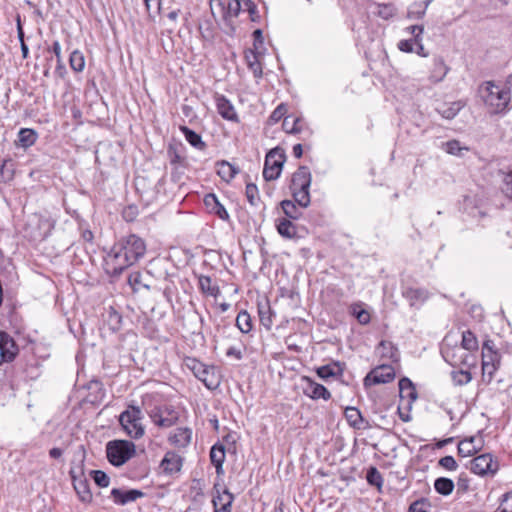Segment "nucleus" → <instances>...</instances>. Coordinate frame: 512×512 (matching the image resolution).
<instances>
[{"label":"nucleus","mask_w":512,"mask_h":512,"mask_svg":"<svg viewBox=\"0 0 512 512\" xmlns=\"http://www.w3.org/2000/svg\"><path fill=\"white\" fill-rule=\"evenodd\" d=\"M145 253V244L136 235H129L116 243L105 258L106 270L113 276L133 265Z\"/></svg>","instance_id":"obj_1"},{"label":"nucleus","mask_w":512,"mask_h":512,"mask_svg":"<svg viewBox=\"0 0 512 512\" xmlns=\"http://www.w3.org/2000/svg\"><path fill=\"white\" fill-rule=\"evenodd\" d=\"M479 93L491 113L497 114L507 110L511 100V92L508 89L496 85L493 81H486L480 86Z\"/></svg>","instance_id":"obj_2"},{"label":"nucleus","mask_w":512,"mask_h":512,"mask_svg":"<svg viewBox=\"0 0 512 512\" xmlns=\"http://www.w3.org/2000/svg\"><path fill=\"white\" fill-rule=\"evenodd\" d=\"M310 185L311 173L309 168L300 166L292 175L290 190L295 202L302 208L310 205Z\"/></svg>","instance_id":"obj_3"},{"label":"nucleus","mask_w":512,"mask_h":512,"mask_svg":"<svg viewBox=\"0 0 512 512\" xmlns=\"http://www.w3.org/2000/svg\"><path fill=\"white\" fill-rule=\"evenodd\" d=\"M136 453V446L128 440H112L106 444L108 461L116 467L122 466Z\"/></svg>","instance_id":"obj_4"},{"label":"nucleus","mask_w":512,"mask_h":512,"mask_svg":"<svg viewBox=\"0 0 512 512\" xmlns=\"http://www.w3.org/2000/svg\"><path fill=\"white\" fill-rule=\"evenodd\" d=\"M186 366L194 376L209 390H215L220 385V376L215 366L206 365L195 358H187Z\"/></svg>","instance_id":"obj_5"},{"label":"nucleus","mask_w":512,"mask_h":512,"mask_svg":"<svg viewBox=\"0 0 512 512\" xmlns=\"http://www.w3.org/2000/svg\"><path fill=\"white\" fill-rule=\"evenodd\" d=\"M142 411L139 407L129 406L119 416V422L128 436L138 439L144 435Z\"/></svg>","instance_id":"obj_6"},{"label":"nucleus","mask_w":512,"mask_h":512,"mask_svg":"<svg viewBox=\"0 0 512 512\" xmlns=\"http://www.w3.org/2000/svg\"><path fill=\"white\" fill-rule=\"evenodd\" d=\"M285 159V153L281 148H274L267 153L263 169L266 181L276 180L280 176Z\"/></svg>","instance_id":"obj_7"},{"label":"nucleus","mask_w":512,"mask_h":512,"mask_svg":"<svg viewBox=\"0 0 512 512\" xmlns=\"http://www.w3.org/2000/svg\"><path fill=\"white\" fill-rule=\"evenodd\" d=\"M184 457L180 452L167 451L162 458V473L172 478L179 477Z\"/></svg>","instance_id":"obj_8"},{"label":"nucleus","mask_w":512,"mask_h":512,"mask_svg":"<svg viewBox=\"0 0 512 512\" xmlns=\"http://www.w3.org/2000/svg\"><path fill=\"white\" fill-rule=\"evenodd\" d=\"M395 378L394 368L390 365H380L367 374L364 378V385L385 384Z\"/></svg>","instance_id":"obj_9"},{"label":"nucleus","mask_w":512,"mask_h":512,"mask_svg":"<svg viewBox=\"0 0 512 512\" xmlns=\"http://www.w3.org/2000/svg\"><path fill=\"white\" fill-rule=\"evenodd\" d=\"M191 439L192 430L188 427H178L172 430L167 436L168 443L171 446L177 448V452L180 453H182V450H184L190 444Z\"/></svg>","instance_id":"obj_10"},{"label":"nucleus","mask_w":512,"mask_h":512,"mask_svg":"<svg viewBox=\"0 0 512 512\" xmlns=\"http://www.w3.org/2000/svg\"><path fill=\"white\" fill-rule=\"evenodd\" d=\"M471 471L477 475H486L488 473H495L497 470V464L494 463L491 454H482L475 457L471 461Z\"/></svg>","instance_id":"obj_11"},{"label":"nucleus","mask_w":512,"mask_h":512,"mask_svg":"<svg viewBox=\"0 0 512 512\" xmlns=\"http://www.w3.org/2000/svg\"><path fill=\"white\" fill-rule=\"evenodd\" d=\"M17 352L14 340L7 333L0 331V364L12 361Z\"/></svg>","instance_id":"obj_12"},{"label":"nucleus","mask_w":512,"mask_h":512,"mask_svg":"<svg viewBox=\"0 0 512 512\" xmlns=\"http://www.w3.org/2000/svg\"><path fill=\"white\" fill-rule=\"evenodd\" d=\"M215 103L217 112L225 120L238 122V115L232 103L223 95L217 94L215 96Z\"/></svg>","instance_id":"obj_13"},{"label":"nucleus","mask_w":512,"mask_h":512,"mask_svg":"<svg viewBox=\"0 0 512 512\" xmlns=\"http://www.w3.org/2000/svg\"><path fill=\"white\" fill-rule=\"evenodd\" d=\"M483 439L481 435L472 436L469 439H464L458 444V453L462 457H468L477 453L482 449Z\"/></svg>","instance_id":"obj_14"},{"label":"nucleus","mask_w":512,"mask_h":512,"mask_svg":"<svg viewBox=\"0 0 512 512\" xmlns=\"http://www.w3.org/2000/svg\"><path fill=\"white\" fill-rule=\"evenodd\" d=\"M141 496H143V493L136 489L123 490L114 488L111 491V498L117 505H126L130 502L136 501Z\"/></svg>","instance_id":"obj_15"},{"label":"nucleus","mask_w":512,"mask_h":512,"mask_svg":"<svg viewBox=\"0 0 512 512\" xmlns=\"http://www.w3.org/2000/svg\"><path fill=\"white\" fill-rule=\"evenodd\" d=\"M500 357L498 353L483 352L482 355V373L483 376H488L490 381L499 366Z\"/></svg>","instance_id":"obj_16"},{"label":"nucleus","mask_w":512,"mask_h":512,"mask_svg":"<svg viewBox=\"0 0 512 512\" xmlns=\"http://www.w3.org/2000/svg\"><path fill=\"white\" fill-rule=\"evenodd\" d=\"M185 146L182 142L173 139L168 146L167 156L172 165L182 164L185 161Z\"/></svg>","instance_id":"obj_17"},{"label":"nucleus","mask_w":512,"mask_h":512,"mask_svg":"<svg viewBox=\"0 0 512 512\" xmlns=\"http://www.w3.org/2000/svg\"><path fill=\"white\" fill-rule=\"evenodd\" d=\"M412 38L401 40L398 43V48L403 52H414L418 38L423 34V26L413 25L407 28Z\"/></svg>","instance_id":"obj_18"},{"label":"nucleus","mask_w":512,"mask_h":512,"mask_svg":"<svg viewBox=\"0 0 512 512\" xmlns=\"http://www.w3.org/2000/svg\"><path fill=\"white\" fill-rule=\"evenodd\" d=\"M307 386L305 388V394L312 399H324L329 400L331 393L322 384L316 383L309 378H306Z\"/></svg>","instance_id":"obj_19"},{"label":"nucleus","mask_w":512,"mask_h":512,"mask_svg":"<svg viewBox=\"0 0 512 512\" xmlns=\"http://www.w3.org/2000/svg\"><path fill=\"white\" fill-rule=\"evenodd\" d=\"M204 203L210 212L215 213L220 219L228 220L229 214L224 206L218 201L215 194H207L204 198Z\"/></svg>","instance_id":"obj_20"},{"label":"nucleus","mask_w":512,"mask_h":512,"mask_svg":"<svg viewBox=\"0 0 512 512\" xmlns=\"http://www.w3.org/2000/svg\"><path fill=\"white\" fill-rule=\"evenodd\" d=\"M211 463L216 468L217 474L223 473V463L225 461V448L222 444H215L210 450Z\"/></svg>","instance_id":"obj_21"},{"label":"nucleus","mask_w":512,"mask_h":512,"mask_svg":"<svg viewBox=\"0 0 512 512\" xmlns=\"http://www.w3.org/2000/svg\"><path fill=\"white\" fill-rule=\"evenodd\" d=\"M258 314L260 323L267 329L270 330L273 325L274 313L269 305V302L258 304Z\"/></svg>","instance_id":"obj_22"},{"label":"nucleus","mask_w":512,"mask_h":512,"mask_svg":"<svg viewBox=\"0 0 512 512\" xmlns=\"http://www.w3.org/2000/svg\"><path fill=\"white\" fill-rule=\"evenodd\" d=\"M316 372L320 378L328 379L329 377L341 375L343 372V368L339 362H333V363L318 367Z\"/></svg>","instance_id":"obj_23"},{"label":"nucleus","mask_w":512,"mask_h":512,"mask_svg":"<svg viewBox=\"0 0 512 512\" xmlns=\"http://www.w3.org/2000/svg\"><path fill=\"white\" fill-rule=\"evenodd\" d=\"M399 394L401 398H406L410 401H414L417 398L416 389L410 379L406 377L400 379Z\"/></svg>","instance_id":"obj_24"},{"label":"nucleus","mask_w":512,"mask_h":512,"mask_svg":"<svg viewBox=\"0 0 512 512\" xmlns=\"http://www.w3.org/2000/svg\"><path fill=\"white\" fill-rule=\"evenodd\" d=\"M180 130L182 131L186 141L194 148L203 150L206 147V144L202 141L201 136L195 131L189 129L186 126H181Z\"/></svg>","instance_id":"obj_25"},{"label":"nucleus","mask_w":512,"mask_h":512,"mask_svg":"<svg viewBox=\"0 0 512 512\" xmlns=\"http://www.w3.org/2000/svg\"><path fill=\"white\" fill-rule=\"evenodd\" d=\"M37 140V133L30 128H22L18 133V144L21 147L28 148Z\"/></svg>","instance_id":"obj_26"},{"label":"nucleus","mask_w":512,"mask_h":512,"mask_svg":"<svg viewBox=\"0 0 512 512\" xmlns=\"http://www.w3.org/2000/svg\"><path fill=\"white\" fill-rule=\"evenodd\" d=\"M277 231L282 237H285L287 239L294 238L297 233L295 225L286 218L280 219L278 221Z\"/></svg>","instance_id":"obj_27"},{"label":"nucleus","mask_w":512,"mask_h":512,"mask_svg":"<svg viewBox=\"0 0 512 512\" xmlns=\"http://www.w3.org/2000/svg\"><path fill=\"white\" fill-rule=\"evenodd\" d=\"M215 495L212 498L213 509L220 508L224 501H227L228 497L231 496L233 500L235 499L234 495L227 489H221L219 484L214 485Z\"/></svg>","instance_id":"obj_28"},{"label":"nucleus","mask_w":512,"mask_h":512,"mask_svg":"<svg viewBox=\"0 0 512 512\" xmlns=\"http://www.w3.org/2000/svg\"><path fill=\"white\" fill-rule=\"evenodd\" d=\"M448 70L449 69L444 63L443 59L435 58L430 77L434 82H440L444 79Z\"/></svg>","instance_id":"obj_29"},{"label":"nucleus","mask_w":512,"mask_h":512,"mask_svg":"<svg viewBox=\"0 0 512 512\" xmlns=\"http://www.w3.org/2000/svg\"><path fill=\"white\" fill-rule=\"evenodd\" d=\"M201 291L209 296L217 297L220 293L218 286L212 284V280L208 276L201 275L198 278Z\"/></svg>","instance_id":"obj_30"},{"label":"nucleus","mask_w":512,"mask_h":512,"mask_svg":"<svg viewBox=\"0 0 512 512\" xmlns=\"http://www.w3.org/2000/svg\"><path fill=\"white\" fill-rule=\"evenodd\" d=\"M463 107V102L456 101L448 105H444L442 108L438 109V112L445 119H453Z\"/></svg>","instance_id":"obj_31"},{"label":"nucleus","mask_w":512,"mask_h":512,"mask_svg":"<svg viewBox=\"0 0 512 512\" xmlns=\"http://www.w3.org/2000/svg\"><path fill=\"white\" fill-rule=\"evenodd\" d=\"M461 346L468 351H476L479 348L478 339L473 332L466 330L462 332Z\"/></svg>","instance_id":"obj_32"},{"label":"nucleus","mask_w":512,"mask_h":512,"mask_svg":"<svg viewBox=\"0 0 512 512\" xmlns=\"http://www.w3.org/2000/svg\"><path fill=\"white\" fill-rule=\"evenodd\" d=\"M236 326L242 333H249L252 330V319L247 311H241L236 318Z\"/></svg>","instance_id":"obj_33"},{"label":"nucleus","mask_w":512,"mask_h":512,"mask_svg":"<svg viewBox=\"0 0 512 512\" xmlns=\"http://www.w3.org/2000/svg\"><path fill=\"white\" fill-rule=\"evenodd\" d=\"M434 488L439 494L447 496L452 493L454 482L449 478L440 477L435 480Z\"/></svg>","instance_id":"obj_34"},{"label":"nucleus","mask_w":512,"mask_h":512,"mask_svg":"<svg viewBox=\"0 0 512 512\" xmlns=\"http://www.w3.org/2000/svg\"><path fill=\"white\" fill-rule=\"evenodd\" d=\"M345 417L351 426L358 429L361 428L363 418L360 411L356 407H347L345 409Z\"/></svg>","instance_id":"obj_35"},{"label":"nucleus","mask_w":512,"mask_h":512,"mask_svg":"<svg viewBox=\"0 0 512 512\" xmlns=\"http://www.w3.org/2000/svg\"><path fill=\"white\" fill-rule=\"evenodd\" d=\"M247 65L249 69L253 72L254 76L259 78L262 76V67L260 64V61L258 59V56L253 51H250L245 56Z\"/></svg>","instance_id":"obj_36"},{"label":"nucleus","mask_w":512,"mask_h":512,"mask_svg":"<svg viewBox=\"0 0 512 512\" xmlns=\"http://www.w3.org/2000/svg\"><path fill=\"white\" fill-rule=\"evenodd\" d=\"M281 207L283 209L284 214L290 219L296 220L300 218L302 215L301 210L291 200H283L281 202Z\"/></svg>","instance_id":"obj_37"},{"label":"nucleus","mask_w":512,"mask_h":512,"mask_svg":"<svg viewBox=\"0 0 512 512\" xmlns=\"http://www.w3.org/2000/svg\"><path fill=\"white\" fill-rule=\"evenodd\" d=\"M236 169L234 166H232L230 163L226 161H222L218 164V175L225 180L226 182H229L232 180L236 174Z\"/></svg>","instance_id":"obj_38"},{"label":"nucleus","mask_w":512,"mask_h":512,"mask_svg":"<svg viewBox=\"0 0 512 512\" xmlns=\"http://www.w3.org/2000/svg\"><path fill=\"white\" fill-rule=\"evenodd\" d=\"M71 69L75 72H81L84 70L85 67V58L82 52L79 50H74L70 54L69 58Z\"/></svg>","instance_id":"obj_39"},{"label":"nucleus","mask_w":512,"mask_h":512,"mask_svg":"<svg viewBox=\"0 0 512 512\" xmlns=\"http://www.w3.org/2000/svg\"><path fill=\"white\" fill-rule=\"evenodd\" d=\"M209 7L214 19L226 20V6L221 0H209Z\"/></svg>","instance_id":"obj_40"},{"label":"nucleus","mask_w":512,"mask_h":512,"mask_svg":"<svg viewBox=\"0 0 512 512\" xmlns=\"http://www.w3.org/2000/svg\"><path fill=\"white\" fill-rule=\"evenodd\" d=\"M380 353L382 356H386L393 361L398 360V351L397 349L392 345L391 342L388 341H381L378 347Z\"/></svg>","instance_id":"obj_41"},{"label":"nucleus","mask_w":512,"mask_h":512,"mask_svg":"<svg viewBox=\"0 0 512 512\" xmlns=\"http://www.w3.org/2000/svg\"><path fill=\"white\" fill-rule=\"evenodd\" d=\"M243 9V1L240 0H229L226 5V20L228 21L230 18L237 17Z\"/></svg>","instance_id":"obj_42"},{"label":"nucleus","mask_w":512,"mask_h":512,"mask_svg":"<svg viewBox=\"0 0 512 512\" xmlns=\"http://www.w3.org/2000/svg\"><path fill=\"white\" fill-rule=\"evenodd\" d=\"M366 480L370 485L381 488L383 477L376 467H370L367 471Z\"/></svg>","instance_id":"obj_43"},{"label":"nucleus","mask_w":512,"mask_h":512,"mask_svg":"<svg viewBox=\"0 0 512 512\" xmlns=\"http://www.w3.org/2000/svg\"><path fill=\"white\" fill-rule=\"evenodd\" d=\"M245 194H246L248 202L251 205H253V206L258 205V203L260 201V197H259L258 187L255 184L248 183L246 185Z\"/></svg>","instance_id":"obj_44"},{"label":"nucleus","mask_w":512,"mask_h":512,"mask_svg":"<svg viewBox=\"0 0 512 512\" xmlns=\"http://www.w3.org/2000/svg\"><path fill=\"white\" fill-rule=\"evenodd\" d=\"M426 13V6L423 3H414L408 10V18L421 19Z\"/></svg>","instance_id":"obj_45"},{"label":"nucleus","mask_w":512,"mask_h":512,"mask_svg":"<svg viewBox=\"0 0 512 512\" xmlns=\"http://www.w3.org/2000/svg\"><path fill=\"white\" fill-rule=\"evenodd\" d=\"M243 10L249 13L251 21L257 22L260 20L257 6L252 0H243Z\"/></svg>","instance_id":"obj_46"},{"label":"nucleus","mask_w":512,"mask_h":512,"mask_svg":"<svg viewBox=\"0 0 512 512\" xmlns=\"http://www.w3.org/2000/svg\"><path fill=\"white\" fill-rule=\"evenodd\" d=\"M352 314L356 317L360 324H368L370 322V314L359 305L352 307Z\"/></svg>","instance_id":"obj_47"},{"label":"nucleus","mask_w":512,"mask_h":512,"mask_svg":"<svg viewBox=\"0 0 512 512\" xmlns=\"http://www.w3.org/2000/svg\"><path fill=\"white\" fill-rule=\"evenodd\" d=\"M453 381L456 385H465L468 384L471 379V373L469 371H456L452 373Z\"/></svg>","instance_id":"obj_48"},{"label":"nucleus","mask_w":512,"mask_h":512,"mask_svg":"<svg viewBox=\"0 0 512 512\" xmlns=\"http://www.w3.org/2000/svg\"><path fill=\"white\" fill-rule=\"evenodd\" d=\"M463 150H468L467 147H462L458 140H450L445 143V151L451 155H461Z\"/></svg>","instance_id":"obj_49"},{"label":"nucleus","mask_w":512,"mask_h":512,"mask_svg":"<svg viewBox=\"0 0 512 512\" xmlns=\"http://www.w3.org/2000/svg\"><path fill=\"white\" fill-rule=\"evenodd\" d=\"M405 297L411 301H423L427 298V292L422 289H407L404 293Z\"/></svg>","instance_id":"obj_50"},{"label":"nucleus","mask_w":512,"mask_h":512,"mask_svg":"<svg viewBox=\"0 0 512 512\" xmlns=\"http://www.w3.org/2000/svg\"><path fill=\"white\" fill-rule=\"evenodd\" d=\"M496 512H512V492L505 493Z\"/></svg>","instance_id":"obj_51"},{"label":"nucleus","mask_w":512,"mask_h":512,"mask_svg":"<svg viewBox=\"0 0 512 512\" xmlns=\"http://www.w3.org/2000/svg\"><path fill=\"white\" fill-rule=\"evenodd\" d=\"M93 479L95 483L100 487H107L109 485L110 479L107 474L101 470L92 471Z\"/></svg>","instance_id":"obj_52"},{"label":"nucleus","mask_w":512,"mask_h":512,"mask_svg":"<svg viewBox=\"0 0 512 512\" xmlns=\"http://www.w3.org/2000/svg\"><path fill=\"white\" fill-rule=\"evenodd\" d=\"M74 487L82 501H84V502L90 501L91 493H90L88 486L85 482H79V484L78 485L75 484Z\"/></svg>","instance_id":"obj_53"},{"label":"nucleus","mask_w":512,"mask_h":512,"mask_svg":"<svg viewBox=\"0 0 512 512\" xmlns=\"http://www.w3.org/2000/svg\"><path fill=\"white\" fill-rule=\"evenodd\" d=\"M503 193L510 199H512V170L505 174L503 178Z\"/></svg>","instance_id":"obj_54"},{"label":"nucleus","mask_w":512,"mask_h":512,"mask_svg":"<svg viewBox=\"0 0 512 512\" xmlns=\"http://www.w3.org/2000/svg\"><path fill=\"white\" fill-rule=\"evenodd\" d=\"M439 465L447 470L454 471L457 469V463L452 456H445L439 460Z\"/></svg>","instance_id":"obj_55"},{"label":"nucleus","mask_w":512,"mask_h":512,"mask_svg":"<svg viewBox=\"0 0 512 512\" xmlns=\"http://www.w3.org/2000/svg\"><path fill=\"white\" fill-rule=\"evenodd\" d=\"M138 215L136 206L129 205L123 209L122 216L126 221H133Z\"/></svg>","instance_id":"obj_56"},{"label":"nucleus","mask_w":512,"mask_h":512,"mask_svg":"<svg viewBox=\"0 0 512 512\" xmlns=\"http://www.w3.org/2000/svg\"><path fill=\"white\" fill-rule=\"evenodd\" d=\"M409 512H428L426 504L423 500L413 502L409 507Z\"/></svg>","instance_id":"obj_57"},{"label":"nucleus","mask_w":512,"mask_h":512,"mask_svg":"<svg viewBox=\"0 0 512 512\" xmlns=\"http://www.w3.org/2000/svg\"><path fill=\"white\" fill-rule=\"evenodd\" d=\"M286 112V108L283 105H279L271 114L270 121L277 122L279 121Z\"/></svg>","instance_id":"obj_58"},{"label":"nucleus","mask_w":512,"mask_h":512,"mask_svg":"<svg viewBox=\"0 0 512 512\" xmlns=\"http://www.w3.org/2000/svg\"><path fill=\"white\" fill-rule=\"evenodd\" d=\"M299 124H300V120L297 119V118L293 119V123H292V126L290 128H288V118H285V120L283 122L284 128L289 133H297V132H299L300 131Z\"/></svg>","instance_id":"obj_59"},{"label":"nucleus","mask_w":512,"mask_h":512,"mask_svg":"<svg viewBox=\"0 0 512 512\" xmlns=\"http://www.w3.org/2000/svg\"><path fill=\"white\" fill-rule=\"evenodd\" d=\"M233 498L231 496L228 497L227 501L222 503L220 508L214 510V512H231L232 511Z\"/></svg>","instance_id":"obj_60"},{"label":"nucleus","mask_w":512,"mask_h":512,"mask_svg":"<svg viewBox=\"0 0 512 512\" xmlns=\"http://www.w3.org/2000/svg\"><path fill=\"white\" fill-rule=\"evenodd\" d=\"M253 37H254V47H255V49H258V46L262 45L263 41H264L262 30H260V29L255 30L253 32Z\"/></svg>","instance_id":"obj_61"},{"label":"nucleus","mask_w":512,"mask_h":512,"mask_svg":"<svg viewBox=\"0 0 512 512\" xmlns=\"http://www.w3.org/2000/svg\"><path fill=\"white\" fill-rule=\"evenodd\" d=\"M169 415H170V417H168V418H164V417L162 416V420H161L162 426H170V425H172V424L174 423V421H176V420H177V418H178L177 413H176V412H174V411L169 412Z\"/></svg>","instance_id":"obj_62"},{"label":"nucleus","mask_w":512,"mask_h":512,"mask_svg":"<svg viewBox=\"0 0 512 512\" xmlns=\"http://www.w3.org/2000/svg\"><path fill=\"white\" fill-rule=\"evenodd\" d=\"M52 51L57 58V62L60 63L62 60H61V45H60L59 41L53 42Z\"/></svg>","instance_id":"obj_63"},{"label":"nucleus","mask_w":512,"mask_h":512,"mask_svg":"<svg viewBox=\"0 0 512 512\" xmlns=\"http://www.w3.org/2000/svg\"><path fill=\"white\" fill-rule=\"evenodd\" d=\"M414 52H416L418 55H420L422 57L428 56V53L425 51V49L421 43V36L418 38Z\"/></svg>","instance_id":"obj_64"}]
</instances>
